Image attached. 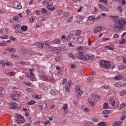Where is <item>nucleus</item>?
<instances>
[{"instance_id": "obj_1", "label": "nucleus", "mask_w": 126, "mask_h": 126, "mask_svg": "<svg viewBox=\"0 0 126 126\" xmlns=\"http://www.w3.org/2000/svg\"><path fill=\"white\" fill-rule=\"evenodd\" d=\"M126 30V20L125 19H120L115 21L114 27V31H122Z\"/></svg>"}, {"instance_id": "obj_2", "label": "nucleus", "mask_w": 126, "mask_h": 126, "mask_svg": "<svg viewBox=\"0 0 126 126\" xmlns=\"http://www.w3.org/2000/svg\"><path fill=\"white\" fill-rule=\"evenodd\" d=\"M77 58L79 60H83L84 61H88L89 60H92L93 56H90L88 54H83V52H79L77 56Z\"/></svg>"}, {"instance_id": "obj_3", "label": "nucleus", "mask_w": 126, "mask_h": 126, "mask_svg": "<svg viewBox=\"0 0 126 126\" xmlns=\"http://www.w3.org/2000/svg\"><path fill=\"white\" fill-rule=\"evenodd\" d=\"M100 65L101 67H104L105 69L111 68V62L108 60H101L100 62Z\"/></svg>"}, {"instance_id": "obj_4", "label": "nucleus", "mask_w": 126, "mask_h": 126, "mask_svg": "<svg viewBox=\"0 0 126 126\" xmlns=\"http://www.w3.org/2000/svg\"><path fill=\"white\" fill-rule=\"evenodd\" d=\"M16 116L17 117L16 123L18 125H20V124H22L25 122L24 117H23L21 115L17 114Z\"/></svg>"}, {"instance_id": "obj_5", "label": "nucleus", "mask_w": 126, "mask_h": 126, "mask_svg": "<svg viewBox=\"0 0 126 126\" xmlns=\"http://www.w3.org/2000/svg\"><path fill=\"white\" fill-rule=\"evenodd\" d=\"M75 90L76 93L78 94V95H77V98H80L82 95V93H83V92L80 89V87L77 86L75 88Z\"/></svg>"}, {"instance_id": "obj_6", "label": "nucleus", "mask_w": 126, "mask_h": 126, "mask_svg": "<svg viewBox=\"0 0 126 126\" xmlns=\"http://www.w3.org/2000/svg\"><path fill=\"white\" fill-rule=\"evenodd\" d=\"M33 72L34 69H30V74L31 75L30 79L32 80V81H34V80H36V77H35V76H34V73H33Z\"/></svg>"}, {"instance_id": "obj_7", "label": "nucleus", "mask_w": 126, "mask_h": 126, "mask_svg": "<svg viewBox=\"0 0 126 126\" xmlns=\"http://www.w3.org/2000/svg\"><path fill=\"white\" fill-rule=\"evenodd\" d=\"M13 6L16 9H21L22 6L21 4L18 1H16L13 4Z\"/></svg>"}, {"instance_id": "obj_8", "label": "nucleus", "mask_w": 126, "mask_h": 126, "mask_svg": "<svg viewBox=\"0 0 126 126\" xmlns=\"http://www.w3.org/2000/svg\"><path fill=\"white\" fill-rule=\"evenodd\" d=\"M115 87H125L126 86V84L124 82H118L114 84Z\"/></svg>"}, {"instance_id": "obj_9", "label": "nucleus", "mask_w": 126, "mask_h": 126, "mask_svg": "<svg viewBox=\"0 0 126 126\" xmlns=\"http://www.w3.org/2000/svg\"><path fill=\"white\" fill-rule=\"evenodd\" d=\"M109 103L112 106H115V107H119V102L115 101V99L113 98H111L109 100Z\"/></svg>"}, {"instance_id": "obj_10", "label": "nucleus", "mask_w": 126, "mask_h": 126, "mask_svg": "<svg viewBox=\"0 0 126 126\" xmlns=\"http://www.w3.org/2000/svg\"><path fill=\"white\" fill-rule=\"evenodd\" d=\"M70 87H71V82L69 81L68 83L66 84L65 90L67 92H69L70 90Z\"/></svg>"}, {"instance_id": "obj_11", "label": "nucleus", "mask_w": 126, "mask_h": 126, "mask_svg": "<svg viewBox=\"0 0 126 126\" xmlns=\"http://www.w3.org/2000/svg\"><path fill=\"white\" fill-rule=\"evenodd\" d=\"M62 110L64 111V113L65 115L66 114H67L68 112L67 111L68 110V105L67 104H64L62 107Z\"/></svg>"}, {"instance_id": "obj_12", "label": "nucleus", "mask_w": 126, "mask_h": 126, "mask_svg": "<svg viewBox=\"0 0 126 126\" xmlns=\"http://www.w3.org/2000/svg\"><path fill=\"white\" fill-rule=\"evenodd\" d=\"M102 27L99 26V27H97L96 28H94V34H96L98 33V32H100L102 31Z\"/></svg>"}, {"instance_id": "obj_13", "label": "nucleus", "mask_w": 126, "mask_h": 126, "mask_svg": "<svg viewBox=\"0 0 126 126\" xmlns=\"http://www.w3.org/2000/svg\"><path fill=\"white\" fill-rule=\"evenodd\" d=\"M99 8L102 10V11H109V9H108L107 7H105L104 6V5L102 4H98V5Z\"/></svg>"}, {"instance_id": "obj_14", "label": "nucleus", "mask_w": 126, "mask_h": 126, "mask_svg": "<svg viewBox=\"0 0 126 126\" xmlns=\"http://www.w3.org/2000/svg\"><path fill=\"white\" fill-rule=\"evenodd\" d=\"M32 97L37 99L38 100H41V99H42V95L37 94H32Z\"/></svg>"}, {"instance_id": "obj_15", "label": "nucleus", "mask_w": 126, "mask_h": 126, "mask_svg": "<svg viewBox=\"0 0 126 126\" xmlns=\"http://www.w3.org/2000/svg\"><path fill=\"white\" fill-rule=\"evenodd\" d=\"M46 4L48 5L47 6V8L50 10V11H54L56 9V8L55 7H52L51 5L49 4V2H47Z\"/></svg>"}, {"instance_id": "obj_16", "label": "nucleus", "mask_w": 126, "mask_h": 126, "mask_svg": "<svg viewBox=\"0 0 126 126\" xmlns=\"http://www.w3.org/2000/svg\"><path fill=\"white\" fill-rule=\"evenodd\" d=\"M123 78L124 77L121 74H118L116 76L114 77V79L115 80H122Z\"/></svg>"}, {"instance_id": "obj_17", "label": "nucleus", "mask_w": 126, "mask_h": 126, "mask_svg": "<svg viewBox=\"0 0 126 126\" xmlns=\"http://www.w3.org/2000/svg\"><path fill=\"white\" fill-rule=\"evenodd\" d=\"M83 40H84V38L82 36H80L78 38L77 40V42L78 44H81L82 42H83Z\"/></svg>"}, {"instance_id": "obj_18", "label": "nucleus", "mask_w": 126, "mask_h": 126, "mask_svg": "<svg viewBox=\"0 0 126 126\" xmlns=\"http://www.w3.org/2000/svg\"><path fill=\"white\" fill-rule=\"evenodd\" d=\"M10 105V109H15L16 108V103L15 102H11L9 104Z\"/></svg>"}, {"instance_id": "obj_19", "label": "nucleus", "mask_w": 126, "mask_h": 126, "mask_svg": "<svg viewBox=\"0 0 126 126\" xmlns=\"http://www.w3.org/2000/svg\"><path fill=\"white\" fill-rule=\"evenodd\" d=\"M6 51L9 52L10 53H15V49L12 48H6Z\"/></svg>"}, {"instance_id": "obj_20", "label": "nucleus", "mask_w": 126, "mask_h": 126, "mask_svg": "<svg viewBox=\"0 0 126 126\" xmlns=\"http://www.w3.org/2000/svg\"><path fill=\"white\" fill-rule=\"evenodd\" d=\"M114 126H120L122 125V121H116L113 124Z\"/></svg>"}, {"instance_id": "obj_21", "label": "nucleus", "mask_w": 126, "mask_h": 126, "mask_svg": "<svg viewBox=\"0 0 126 126\" xmlns=\"http://www.w3.org/2000/svg\"><path fill=\"white\" fill-rule=\"evenodd\" d=\"M36 104V101L35 100H32L30 102H27V105L28 106H31L32 105H35Z\"/></svg>"}, {"instance_id": "obj_22", "label": "nucleus", "mask_w": 126, "mask_h": 126, "mask_svg": "<svg viewBox=\"0 0 126 126\" xmlns=\"http://www.w3.org/2000/svg\"><path fill=\"white\" fill-rule=\"evenodd\" d=\"M96 18H95V16H90L88 18L87 20L89 21H91L92 20L93 21L95 20Z\"/></svg>"}, {"instance_id": "obj_23", "label": "nucleus", "mask_w": 126, "mask_h": 126, "mask_svg": "<svg viewBox=\"0 0 126 126\" xmlns=\"http://www.w3.org/2000/svg\"><path fill=\"white\" fill-rule=\"evenodd\" d=\"M46 81H51V82H56V80H55L54 78L47 77V79H45Z\"/></svg>"}, {"instance_id": "obj_24", "label": "nucleus", "mask_w": 126, "mask_h": 126, "mask_svg": "<svg viewBox=\"0 0 126 126\" xmlns=\"http://www.w3.org/2000/svg\"><path fill=\"white\" fill-rule=\"evenodd\" d=\"M21 29L23 31H27V29H28V27H27V26L23 25L21 26Z\"/></svg>"}, {"instance_id": "obj_25", "label": "nucleus", "mask_w": 126, "mask_h": 126, "mask_svg": "<svg viewBox=\"0 0 126 126\" xmlns=\"http://www.w3.org/2000/svg\"><path fill=\"white\" fill-rule=\"evenodd\" d=\"M93 99H94V100H95V101H99L100 100V97H99V95H96V94H94L93 96Z\"/></svg>"}, {"instance_id": "obj_26", "label": "nucleus", "mask_w": 126, "mask_h": 126, "mask_svg": "<svg viewBox=\"0 0 126 126\" xmlns=\"http://www.w3.org/2000/svg\"><path fill=\"white\" fill-rule=\"evenodd\" d=\"M21 25L19 24H16V25H14L13 26V28L14 29H19V28H20Z\"/></svg>"}, {"instance_id": "obj_27", "label": "nucleus", "mask_w": 126, "mask_h": 126, "mask_svg": "<svg viewBox=\"0 0 126 126\" xmlns=\"http://www.w3.org/2000/svg\"><path fill=\"white\" fill-rule=\"evenodd\" d=\"M61 38L63 39V40H65V41H69L70 40L68 37H67L64 35H62Z\"/></svg>"}, {"instance_id": "obj_28", "label": "nucleus", "mask_w": 126, "mask_h": 126, "mask_svg": "<svg viewBox=\"0 0 126 126\" xmlns=\"http://www.w3.org/2000/svg\"><path fill=\"white\" fill-rule=\"evenodd\" d=\"M61 38L63 39V40H65V41H69L70 40L68 37H67L64 35H62Z\"/></svg>"}, {"instance_id": "obj_29", "label": "nucleus", "mask_w": 126, "mask_h": 126, "mask_svg": "<svg viewBox=\"0 0 126 126\" xmlns=\"http://www.w3.org/2000/svg\"><path fill=\"white\" fill-rule=\"evenodd\" d=\"M61 38L63 39V40H65V41H69L70 40L68 37H67L64 35H62Z\"/></svg>"}, {"instance_id": "obj_30", "label": "nucleus", "mask_w": 126, "mask_h": 126, "mask_svg": "<svg viewBox=\"0 0 126 126\" xmlns=\"http://www.w3.org/2000/svg\"><path fill=\"white\" fill-rule=\"evenodd\" d=\"M8 75H10V76H14L16 74V72L15 71L9 72L7 73Z\"/></svg>"}, {"instance_id": "obj_31", "label": "nucleus", "mask_w": 126, "mask_h": 126, "mask_svg": "<svg viewBox=\"0 0 126 126\" xmlns=\"http://www.w3.org/2000/svg\"><path fill=\"white\" fill-rule=\"evenodd\" d=\"M89 103L91 107H95V106H96V102L90 101L89 100Z\"/></svg>"}, {"instance_id": "obj_32", "label": "nucleus", "mask_w": 126, "mask_h": 126, "mask_svg": "<svg viewBox=\"0 0 126 126\" xmlns=\"http://www.w3.org/2000/svg\"><path fill=\"white\" fill-rule=\"evenodd\" d=\"M112 113H113V111L110 110H105L103 111V113L104 114H112Z\"/></svg>"}, {"instance_id": "obj_33", "label": "nucleus", "mask_w": 126, "mask_h": 126, "mask_svg": "<svg viewBox=\"0 0 126 126\" xmlns=\"http://www.w3.org/2000/svg\"><path fill=\"white\" fill-rule=\"evenodd\" d=\"M52 43H54V44H61V40L60 39H54Z\"/></svg>"}, {"instance_id": "obj_34", "label": "nucleus", "mask_w": 126, "mask_h": 126, "mask_svg": "<svg viewBox=\"0 0 126 126\" xmlns=\"http://www.w3.org/2000/svg\"><path fill=\"white\" fill-rule=\"evenodd\" d=\"M126 90L121 91L120 93V95L123 97L124 96V95H126Z\"/></svg>"}, {"instance_id": "obj_35", "label": "nucleus", "mask_w": 126, "mask_h": 126, "mask_svg": "<svg viewBox=\"0 0 126 126\" xmlns=\"http://www.w3.org/2000/svg\"><path fill=\"white\" fill-rule=\"evenodd\" d=\"M104 49H107L108 50H109L110 51H114V48L113 47H110L109 45H107L104 47Z\"/></svg>"}, {"instance_id": "obj_36", "label": "nucleus", "mask_w": 126, "mask_h": 126, "mask_svg": "<svg viewBox=\"0 0 126 126\" xmlns=\"http://www.w3.org/2000/svg\"><path fill=\"white\" fill-rule=\"evenodd\" d=\"M83 50H84V47L82 46H80L77 48V52H81Z\"/></svg>"}, {"instance_id": "obj_37", "label": "nucleus", "mask_w": 126, "mask_h": 126, "mask_svg": "<svg viewBox=\"0 0 126 126\" xmlns=\"http://www.w3.org/2000/svg\"><path fill=\"white\" fill-rule=\"evenodd\" d=\"M126 43V40L124 39V38H121V41L119 42V44L121 45H123V44H125Z\"/></svg>"}, {"instance_id": "obj_38", "label": "nucleus", "mask_w": 126, "mask_h": 126, "mask_svg": "<svg viewBox=\"0 0 126 126\" xmlns=\"http://www.w3.org/2000/svg\"><path fill=\"white\" fill-rule=\"evenodd\" d=\"M0 46L1 47L4 46H7V43L5 42L4 41H3V42L0 43Z\"/></svg>"}, {"instance_id": "obj_39", "label": "nucleus", "mask_w": 126, "mask_h": 126, "mask_svg": "<svg viewBox=\"0 0 126 126\" xmlns=\"http://www.w3.org/2000/svg\"><path fill=\"white\" fill-rule=\"evenodd\" d=\"M8 38L9 37L7 35L0 36V38L3 39V40H7Z\"/></svg>"}, {"instance_id": "obj_40", "label": "nucleus", "mask_w": 126, "mask_h": 126, "mask_svg": "<svg viewBox=\"0 0 126 126\" xmlns=\"http://www.w3.org/2000/svg\"><path fill=\"white\" fill-rule=\"evenodd\" d=\"M11 97L12 99L13 100V101H17V99L15 98V97H16V96L15 94H11Z\"/></svg>"}, {"instance_id": "obj_41", "label": "nucleus", "mask_w": 126, "mask_h": 126, "mask_svg": "<svg viewBox=\"0 0 126 126\" xmlns=\"http://www.w3.org/2000/svg\"><path fill=\"white\" fill-rule=\"evenodd\" d=\"M119 70L121 69H126V66L125 65H121L118 67Z\"/></svg>"}, {"instance_id": "obj_42", "label": "nucleus", "mask_w": 126, "mask_h": 126, "mask_svg": "<svg viewBox=\"0 0 126 126\" xmlns=\"http://www.w3.org/2000/svg\"><path fill=\"white\" fill-rule=\"evenodd\" d=\"M38 48H39V49H42L44 48V43H39L38 45Z\"/></svg>"}, {"instance_id": "obj_43", "label": "nucleus", "mask_w": 126, "mask_h": 126, "mask_svg": "<svg viewBox=\"0 0 126 126\" xmlns=\"http://www.w3.org/2000/svg\"><path fill=\"white\" fill-rule=\"evenodd\" d=\"M81 30H78L76 32V36H80L81 34Z\"/></svg>"}, {"instance_id": "obj_44", "label": "nucleus", "mask_w": 126, "mask_h": 126, "mask_svg": "<svg viewBox=\"0 0 126 126\" xmlns=\"http://www.w3.org/2000/svg\"><path fill=\"white\" fill-rule=\"evenodd\" d=\"M42 14L43 13H44V14H48V11H47V10H46V9L45 8H42Z\"/></svg>"}, {"instance_id": "obj_45", "label": "nucleus", "mask_w": 126, "mask_h": 126, "mask_svg": "<svg viewBox=\"0 0 126 126\" xmlns=\"http://www.w3.org/2000/svg\"><path fill=\"white\" fill-rule=\"evenodd\" d=\"M41 25H42V23H41V22L37 23L36 24L35 27L36 28H39V27H40Z\"/></svg>"}, {"instance_id": "obj_46", "label": "nucleus", "mask_w": 126, "mask_h": 126, "mask_svg": "<svg viewBox=\"0 0 126 126\" xmlns=\"http://www.w3.org/2000/svg\"><path fill=\"white\" fill-rule=\"evenodd\" d=\"M83 126H90V124L89 122H86L83 124Z\"/></svg>"}, {"instance_id": "obj_47", "label": "nucleus", "mask_w": 126, "mask_h": 126, "mask_svg": "<svg viewBox=\"0 0 126 126\" xmlns=\"http://www.w3.org/2000/svg\"><path fill=\"white\" fill-rule=\"evenodd\" d=\"M69 57L71 58L72 59H75V56L73 55V53H70L69 55Z\"/></svg>"}, {"instance_id": "obj_48", "label": "nucleus", "mask_w": 126, "mask_h": 126, "mask_svg": "<svg viewBox=\"0 0 126 126\" xmlns=\"http://www.w3.org/2000/svg\"><path fill=\"white\" fill-rule=\"evenodd\" d=\"M92 121H93V122H94V123H98V122H99V119L96 118H93L92 119Z\"/></svg>"}, {"instance_id": "obj_49", "label": "nucleus", "mask_w": 126, "mask_h": 126, "mask_svg": "<svg viewBox=\"0 0 126 126\" xmlns=\"http://www.w3.org/2000/svg\"><path fill=\"white\" fill-rule=\"evenodd\" d=\"M109 107L108 104L107 103H105L103 105V108L104 109H108V107Z\"/></svg>"}, {"instance_id": "obj_50", "label": "nucleus", "mask_w": 126, "mask_h": 126, "mask_svg": "<svg viewBox=\"0 0 126 126\" xmlns=\"http://www.w3.org/2000/svg\"><path fill=\"white\" fill-rule=\"evenodd\" d=\"M99 1L103 3H108V0H99Z\"/></svg>"}, {"instance_id": "obj_51", "label": "nucleus", "mask_w": 126, "mask_h": 126, "mask_svg": "<svg viewBox=\"0 0 126 126\" xmlns=\"http://www.w3.org/2000/svg\"><path fill=\"white\" fill-rule=\"evenodd\" d=\"M66 81H67V79H66V78L63 79V82H62V84L63 85H64V84H65Z\"/></svg>"}, {"instance_id": "obj_52", "label": "nucleus", "mask_w": 126, "mask_h": 126, "mask_svg": "<svg viewBox=\"0 0 126 126\" xmlns=\"http://www.w3.org/2000/svg\"><path fill=\"white\" fill-rule=\"evenodd\" d=\"M70 67L72 69H75V68H76V65H75V64H71Z\"/></svg>"}, {"instance_id": "obj_53", "label": "nucleus", "mask_w": 126, "mask_h": 126, "mask_svg": "<svg viewBox=\"0 0 126 126\" xmlns=\"http://www.w3.org/2000/svg\"><path fill=\"white\" fill-rule=\"evenodd\" d=\"M7 65V66H12V64L10 63L9 62H6L5 63V65Z\"/></svg>"}, {"instance_id": "obj_54", "label": "nucleus", "mask_w": 126, "mask_h": 126, "mask_svg": "<svg viewBox=\"0 0 126 126\" xmlns=\"http://www.w3.org/2000/svg\"><path fill=\"white\" fill-rule=\"evenodd\" d=\"M63 13V10H59L57 12V15H61Z\"/></svg>"}, {"instance_id": "obj_55", "label": "nucleus", "mask_w": 126, "mask_h": 126, "mask_svg": "<svg viewBox=\"0 0 126 126\" xmlns=\"http://www.w3.org/2000/svg\"><path fill=\"white\" fill-rule=\"evenodd\" d=\"M119 37V34H115L113 35V39H118Z\"/></svg>"}, {"instance_id": "obj_56", "label": "nucleus", "mask_w": 126, "mask_h": 126, "mask_svg": "<svg viewBox=\"0 0 126 126\" xmlns=\"http://www.w3.org/2000/svg\"><path fill=\"white\" fill-rule=\"evenodd\" d=\"M84 112H89L90 111V109L87 107H85L84 109Z\"/></svg>"}, {"instance_id": "obj_57", "label": "nucleus", "mask_w": 126, "mask_h": 126, "mask_svg": "<svg viewBox=\"0 0 126 126\" xmlns=\"http://www.w3.org/2000/svg\"><path fill=\"white\" fill-rule=\"evenodd\" d=\"M118 10L120 11V13H122L123 12V10H122V7L119 6L118 7Z\"/></svg>"}, {"instance_id": "obj_58", "label": "nucleus", "mask_w": 126, "mask_h": 126, "mask_svg": "<svg viewBox=\"0 0 126 126\" xmlns=\"http://www.w3.org/2000/svg\"><path fill=\"white\" fill-rule=\"evenodd\" d=\"M26 90H27V91L29 92H33V89H30L29 88H27Z\"/></svg>"}, {"instance_id": "obj_59", "label": "nucleus", "mask_w": 126, "mask_h": 126, "mask_svg": "<svg viewBox=\"0 0 126 126\" xmlns=\"http://www.w3.org/2000/svg\"><path fill=\"white\" fill-rule=\"evenodd\" d=\"M94 12H95L96 13H98V12L99 11V10H98V9H97V8L96 7H94Z\"/></svg>"}, {"instance_id": "obj_60", "label": "nucleus", "mask_w": 126, "mask_h": 126, "mask_svg": "<svg viewBox=\"0 0 126 126\" xmlns=\"http://www.w3.org/2000/svg\"><path fill=\"white\" fill-rule=\"evenodd\" d=\"M79 18L81 20V21H82L83 19H84V16H79Z\"/></svg>"}, {"instance_id": "obj_61", "label": "nucleus", "mask_w": 126, "mask_h": 126, "mask_svg": "<svg viewBox=\"0 0 126 126\" xmlns=\"http://www.w3.org/2000/svg\"><path fill=\"white\" fill-rule=\"evenodd\" d=\"M48 124H50V121H49V120L46 121L44 122V125H48Z\"/></svg>"}, {"instance_id": "obj_62", "label": "nucleus", "mask_w": 126, "mask_h": 126, "mask_svg": "<svg viewBox=\"0 0 126 126\" xmlns=\"http://www.w3.org/2000/svg\"><path fill=\"white\" fill-rule=\"evenodd\" d=\"M0 63L3 65H5V62L4 61H1Z\"/></svg>"}, {"instance_id": "obj_63", "label": "nucleus", "mask_w": 126, "mask_h": 126, "mask_svg": "<svg viewBox=\"0 0 126 126\" xmlns=\"http://www.w3.org/2000/svg\"><path fill=\"white\" fill-rule=\"evenodd\" d=\"M36 15H40V11L39 10H36L35 11Z\"/></svg>"}, {"instance_id": "obj_64", "label": "nucleus", "mask_w": 126, "mask_h": 126, "mask_svg": "<svg viewBox=\"0 0 126 126\" xmlns=\"http://www.w3.org/2000/svg\"><path fill=\"white\" fill-rule=\"evenodd\" d=\"M123 63H124V64H126V58L123 59Z\"/></svg>"}]
</instances>
